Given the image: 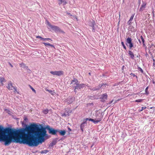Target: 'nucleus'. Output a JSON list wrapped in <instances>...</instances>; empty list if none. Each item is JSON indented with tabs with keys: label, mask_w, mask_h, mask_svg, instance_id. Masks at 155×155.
I'll return each mask as SVG.
<instances>
[{
	"label": "nucleus",
	"mask_w": 155,
	"mask_h": 155,
	"mask_svg": "<svg viewBox=\"0 0 155 155\" xmlns=\"http://www.w3.org/2000/svg\"><path fill=\"white\" fill-rule=\"evenodd\" d=\"M131 22V21H130V20H129V21L127 22V23L128 25H130Z\"/></svg>",
	"instance_id": "obj_41"
},
{
	"label": "nucleus",
	"mask_w": 155,
	"mask_h": 155,
	"mask_svg": "<svg viewBox=\"0 0 155 155\" xmlns=\"http://www.w3.org/2000/svg\"><path fill=\"white\" fill-rule=\"evenodd\" d=\"M4 110L5 111H6V112L8 113V114H11V112L9 110L5 109Z\"/></svg>",
	"instance_id": "obj_25"
},
{
	"label": "nucleus",
	"mask_w": 155,
	"mask_h": 155,
	"mask_svg": "<svg viewBox=\"0 0 155 155\" xmlns=\"http://www.w3.org/2000/svg\"><path fill=\"white\" fill-rule=\"evenodd\" d=\"M128 54H129V55H130V57L132 59L134 58V55L132 51H128Z\"/></svg>",
	"instance_id": "obj_14"
},
{
	"label": "nucleus",
	"mask_w": 155,
	"mask_h": 155,
	"mask_svg": "<svg viewBox=\"0 0 155 155\" xmlns=\"http://www.w3.org/2000/svg\"><path fill=\"white\" fill-rule=\"evenodd\" d=\"M20 65L21 67L22 68H24L25 66V65L23 63L20 64Z\"/></svg>",
	"instance_id": "obj_29"
},
{
	"label": "nucleus",
	"mask_w": 155,
	"mask_h": 155,
	"mask_svg": "<svg viewBox=\"0 0 155 155\" xmlns=\"http://www.w3.org/2000/svg\"><path fill=\"white\" fill-rule=\"evenodd\" d=\"M5 82V78H0V85H3V83Z\"/></svg>",
	"instance_id": "obj_13"
},
{
	"label": "nucleus",
	"mask_w": 155,
	"mask_h": 155,
	"mask_svg": "<svg viewBox=\"0 0 155 155\" xmlns=\"http://www.w3.org/2000/svg\"><path fill=\"white\" fill-rule=\"evenodd\" d=\"M24 120L25 121H27L28 120V119L26 118H24Z\"/></svg>",
	"instance_id": "obj_45"
},
{
	"label": "nucleus",
	"mask_w": 155,
	"mask_h": 155,
	"mask_svg": "<svg viewBox=\"0 0 155 155\" xmlns=\"http://www.w3.org/2000/svg\"><path fill=\"white\" fill-rule=\"evenodd\" d=\"M37 38H39L41 39V40H44V38H42L40 36H38L36 37Z\"/></svg>",
	"instance_id": "obj_35"
},
{
	"label": "nucleus",
	"mask_w": 155,
	"mask_h": 155,
	"mask_svg": "<svg viewBox=\"0 0 155 155\" xmlns=\"http://www.w3.org/2000/svg\"><path fill=\"white\" fill-rule=\"evenodd\" d=\"M148 87H147L145 89V94H149V92L148 91Z\"/></svg>",
	"instance_id": "obj_22"
},
{
	"label": "nucleus",
	"mask_w": 155,
	"mask_h": 155,
	"mask_svg": "<svg viewBox=\"0 0 155 155\" xmlns=\"http://www.w3.org/2000/svg\"><path fill=\"white\" fill-rule=\"evenodd\" d=\"M146 108V107H141V109L139 110V111L140 112L141 111L145 109Z\"/></svg>",
	"instance_id": "obj_27"
},
{
	"label": "nucleus",
	"mask_w": 155,
	"mask_h": 155,
	"mask_svg": "<svg viewBox=\"0 0 155 155\" xmlns=\"http://www.w3.org/2000/svg\"><path fill=\"white\" fill-rule=\"evenodd\" d=\"M37 38H39L41 39V40H44V38H42L40 36H38L36 37Z\"/></svg>",
	"instance_id": "obj_36"
},
{
	"label": "nucleus",
	"mask_w": 155,
	"mask_h": 155,
	"mask_svg": "<svg viewBox=\"0 0 155 155\" xmlns=\"http://www.w3.org/2000/svg\"><path fill=\"white\" fill-rule=\"evenodd\" d=\"M153 61H154H154H155V60L154 59H153Z\"/></svg>",
	"instance_id": "obj_52"
},
{
	"label": "nucleus",
	"mask_w": 155,
	"mask_h": 155,
	"mask_svg": "<svg viewBox=\"0 0 155 155\" xmlns=\"http://www.w3.org/2000/svg\"><path fill=\"white\" fill-rule=\"evenodd\" d=\"M87 122L84 120L83 122L81 123L80 126L82 132H83L84 128L87 125Z\"/></svg>",
	"instance_id": "obj_6"
},
{
	"label": "nucleus",
	"mask_w": 155,
	"mask_h": 155,
	"mask_svg": "<svg viewBox=\"0 0 155 155\" xmlns=\"http://www.w3.org/2000/svg\"><path fill=\"white\" fill-rule=\"evenodd\" d=\"M7 88L10 90H13V89H14V87L13 86L11 82L8 84Z\"/></svg>",
	"instance_id": "obj_8"
},
{
	"label": "nucleus",
	"mask_w": 155,
	"mask_h": 155,
	"mask_svg": "<svg viewBox=\"0 0 155 155\" xmlns=\"http://www.w3.org/2000/svg\"><path fill=\"white\" fill-rule=\"evenodd\" d=\"M68 130H69V131H71V129L69 127V128H68Z\"/></svg>",
	"instance_id": "obj_47"
},
{
	"label": "nucleus",
	"mask_w": 155,
	"mask_h": 155,
	"mask_svg": "<svg viewBox=\"0 0 155 155\" xmlns=\"http://www.w3.org/2000/svg\"><path fill=\"white\" fill-rule=\"evenodd\" d=\"M84 84H79L77 83L76 84V86H75L74 92H76V89H80L84 87Z\"/></svg>",
	"instance_id": "obj_7"
},
{
	"label": "nucleus",
	"mask_w": 155,
	"mask_h": 155,
	"mask_svg": "<svg viewBox=\"0 0 155 155\" xmlns=\"http://www.w3.org/2000/svg\"><path fill=\"white\" fill-rule=\"evenodd\" d=\"M138 69L139 71H140L141 73H143V69L140 68L138 67Z\"/></svg>",
	"instance_id": "obj_28"
},
{
	"label": "nucleus",
	"mask_w": 155,
	"mask_h": 155,
	"mask_svg": "<svg viewBox=\"0 0 155 155\" xmlns=\"http://www.w3.org/2000/svg\"><path fill=\"white\" fill-rule=\"evenodd\" d=\"M132 39L131 38L128 37L126 39V45L127 44L129 45V47L130 48H131L132 47L134 46V44L132 42Z\"/></svg>",
	"instance_id": "obj_5"
},
{
	"label": "nucleus",
	"mask_w": 155,
	"mask_h": 155,
	"mask_svg": "<svg viewBox=\"0 0 155 155\" xmlns=\"http://www.w3.org/2000/svg\"><path fill=\"white\" fill-rule=\"evenodd\" d=\"M43 43L46 46H50V44L49 43H46L45 42H43Z\"/></svg>",
	"instance_id": "obj_26"
},
{
	"label": "nucleus",
	"mask_w": 155,
	"mask_h": 155,
	"mask_svg": "<svg viewBox=\"0 0 155 155\" xmlns=\"http://www.w3.org/2000/svg\"><path fill=\"white\" fill-rule=\"evenodd\" d=\"M46 24L47 25L48 27L50 28L56 32H58L60 30V28L59 27L57 26L52 25L50 22L47 20L46 21Z\"/></svg>",
	"instance_id": "obj_2"
},
{
	"label": "nucleus",
	"mask_w": 155,
	"mask_h": 155,
	"mask_svg": "<svg viewBox=\"0 0 155 155\" xmlns=\"http://www.w3.org/2000/svg\"><path fill=\"white\" fill-rule=\"evenodd\" d=\"M95 25V21L94 20H92V21H91L89 23V25L90 26H92Z\"/></svg>",
	"instance_id": "obj_15"
},
{
	"label": "nucleus",
	"mask_w": 155,
	"mask_h": 155,
	"mask_svg": "<svg viewBox=\"0 0 155 155\" xmlns=\"http://www.w3.org/2000/svg\"><path fill=\"white\" fill-rule=\"evenodd\" d=\"M50 46H51L54 48V46L53 45H51V44H50Z\"/></svg>",
	"instance_id": "obj_43"
},
{
	"label": "nucleus",
	"mask_w": 155,
	"mask_h": 155,
	"mask_svg": "<svg viewBox=\"0 0 155 155\" xmlns=\"http://www.w3.org/2000/svg\"><path fill=\"white\" fill-rule=\"evenodd\" d=\"M140 38H141V40L142 42V43H143V45H145V44H144L145 40L143 38V36H141Z\"/></svg>",
	"instance_id": "obj_18"
},
{
	"label": "nucleus",
	"mask_w": 155,
	"mask_h": 155,
	"mask_svg": "<svg viewBox=\"0 0 155 155\" xmlns=\"http://www.w3.org/2000/svg\"><path fill=\"white\" fill-rule=\"evenodd\" d=\"M89 74H90V73H89Z\"/></svg>",
	"instance_id": "obj_55"
},
{
	"label": "nucleus",
	"mask_w": 155,
	"mask_h": 155,
	"mask_svg": "<svg viewBox=\"0 0 155 155\" xmlns=\"http://www.w3.org/2000/svg\"><path fill=\"white\" fill-rule=\"evenodd\" d=\"M101 98L102 99V101H103L107 99V95L106 94H103L101 97Z\"/></svg>",
	"instance_id": "obj_11"
},
{
	"label": "nucleus",
	"mask_w": 155,
	"mask_h": 155,
	"mask_svg": "<svg viewBox=\"0 0 155 155\" xmlns=\"http://www.w3.org/2000/svg\"><path fill=\"white\" fill-rule=\"evenodd\" d=\"M113 101H111L110 102V104Z\"/></svg>",
	"instance_id": "obj_51"
},
{
	"label": "nucleus",
	"mask_w": 155,
	"mask_h": 155,
	"mask_svg": "<svg viewBox=\"0 0 155 155\" xmlns=\"http://www.w3.org/2000/svg\"><path fill=\"white\" fill-rule=\"evenodd\" d=\"M98 114H96V118L95 119H92L91 118H86L85 120L87 122V121L88 120L90 121H91L93 122L95 124H97L99 122L101 121L102 120V115L100 114V116L98 115Z\"/></svg>",
	"instance_id": "obj_1"
},
{
	"label": "nucleus",
	"mask_w": 155,
	"mask_h": 155,
	"mask_svg": "<svg viewBox=\"0 0 155 155\" xmlns=\"http://www.w3.org/2000/svg\"><path fill=\"white\" fill-rule=\"evenodd\" d=\"M37 38H39L41 39V40H44V38H42L40 36H38L36 37Z\"/></svg>",
	"instance_id": "obj_33"
},
{
	"label": "nucleus",
	"mask_w": 155,
	"mask_h": 155,
	"mask_svg": "<svg viewBox=\"0 0 155 155\" xmlns=\"http://www.w3.org/2000/svg\"><path fill=\"white\" fill-rule=\"evenodd\" d=\"M68 114H69L68 113L67 114L66 113H64L62 114V116H66L67 115H68Z\"/></svg>",
	"instance_id": "obj_40"
},
{
	"label": "nucleus",
	"mask_w": 155,
	"mask_h": 155,
	"mask_svg": "<svg viewBox=\"0 0 155 155\" xmlns=\"http://www.w3.org/2000/svg\"><path fill=\"white\" fill-rule=\"evenodd\" d=\"M47 130L49 131V133L52 135H56L57 132L58 131V130H55L52 128H50L49 126L47 127Z\"/></svg>",
	"instance_id": "obj_3"
},
{
	"label": "nucleus",
	"mask_w": 155,
	"mask_h": 155,
	"mask_svg": "<svg viewBox=\"0 0 155 155\" xmlns=\"http://www.w3.org/2000/svg\"><path fill=\"white\" fill-rule=\"evenodd\" d=\"M29 86L31 89V88H33L30 85H29Z\"/></svg>",
	"instance_id": "obj_48"
},
{
	"label": "nucleus",
	"mask_w": 155,
	"mask_h": 155,
	"mask_svg": "<svg viewBox=\"0 0 155 155\" xmlns=\"http://www.w3.org/2000/svg\"><path fill=\"white\" fill-rule=\"evenodd\" d=\"M48 151L47 150H42L41 151V153H48Z\"/></svg>",
	"instance_id": "obj_20"
},
{
	"label": "nucleus",
	"mask_w": 155,
	"mask_h": 155,
	"mask_svg": "<svg viewBox=\"0 0 155 155\" xmlns=\"http://www.w3.org/2000/svg\"><path fill=\"white\" fill-rule=\"evenodd\" d=\"M37 38H39L41 39V40H44V38H42L40 36H38L36 37Z\"/></svg>",
	"instance_id": "obj_34"
},
{
	"label": "nucleus",
	"mask_w": 155,
	"mask_h": 155,
	"mask_svg": "<svg viewBox=\"0 0 155 155\" xmlns=\"http://www.w3.org/2000/svg\"><path fill=\"white\" fill-rule=\"evenodd\" d=\"M58 1L59 2L58 3L59 5L63 4V5H64L67 3L66 0H58Z\"/></svg>",
	"instance_id": "obj_10"
},
{
	"label": "nucleus",
	"mask_w": 155,
	"mask_h": 155,
	"mask_svg": "<svg viewBox=\"0 0 155 155\" xmlns=\"http://www.w3.org/2000/svg\"><path fill=\"white\" fill-rule=\"evenodd\" d=\"M31 89L35 93H36V91L33 88H32Z\"/></svg>",
	"instance_id": "obj_39"
},
{
	"label": "nucleus",
	"mask_w": 155,
	"mask_h": 155,
	"mask_svg": "<svg viewBox=\"0 0 155 155\" xmlns=\"http://www.w3.org/2000/svg\"><path fill=\"white\" fill-rule=\"evenodd\" d=\"M45 40L52 41L51 39H50V38H44V40H43V41H45Z\"/></svg>",
	"instance_id": "obj_30"
},
{
	"label": "nucleus",
	"mask_w": 155,
	"mask_h": 155,
	"mask_svg": "<svg viewBox=\"0 0 155 155\" xmlns=\"http://www.w3.org/2000/svg\"><path fill=\"white\" fill-rule=\"evenodd\" d=\"M46 90L49 92L51 95H54V92L51 90H48V89H46Z\"/></svg>",
	"instance_id": "obj_17"
},
{
	"label": "nucleus",
	"mask_w": 155,
	"mask_h": 155,
	"mask_svg": "<svg viewBox=\"0 0 155 155\" xmlns=\"http://www.w3.org/2000/svg\"><path fill=\"white\" fill-rule=\"evenodd\" d=\"M58 32H61L62 33H64V32L63 31L61 30L60 29V30Z\"/></svg>",
	"instance_id": "obj_38"
},
{
	"label": "nucleus",
	"mask_w": 155,
	"mask_h": 155,
	"mask_svg": "<svg viewBox=\"0 0 155 155\" xmlns=\"http://www.w3.org/2000/svg\"><path fill=\"white\" fill-rule=\"evenodd\" d=\"M59 133L60 134L61 136L64 135L66 134V131L65 130H58V131Z\"/></svg>",
	"instance_id": "obj_12"
},
{
	"label": "nucleus",
	"mask_w": 155,
	"mask_h": 155,
	"mask_svg": "<svg viewBox=\"0 0 155 155\" xmlns=\"http://www.w3.org/2000/svg\"><path fill=\"white\" fill-rule=\"evenodd\" d=\"M13 90H14V92L15 93L17 92L18 94V92L17 91V89L16 87H14V89Z\"/></svg>",
	"instance_id": "obj_31"
},
{
	"label": "nucleus",
	"mask_w": 155,
	"mask_h": 155,
	"mask_svg": "<svg viewBox=\"0 0 155 155\" xmlns=\"http://www.w3.org/2000/svg\"><path fill=\"white\" fill-rule=\"evenodd\" d=\"M92 28V31L93 32L95 31V29L94 28V25L93 26H91Z\"/></svg>",
	"instance_id": "obj_32"
},
{
	"label": "nucleus",
	"mask_w": 155,
	"mask_h": 155,
	"mask_svg": "<svg viewBox=\"0 0 155 155\" xmlns=\"http://www.w3.org/2000/svg\"><path fill=\"white\" fill-rule=\"evenodd\" d=\"M37 38H39L41 39V40H44V38H42L40 36H38L36 37Z\"/></svg>",
	"instance_id": "obj_37"
},
{
	"label": "nucleus",
	"mask_w": 155,
	"mask_h": 155,
	"mask_svg": "<svg viewBox=\"0 0 155 155\" xmlns=\"http://www.w3.org/2000/svg\"><path fill=\"white\" fill-rule=\"evenodd\" d=\"M153 65H154V63H153Z\"/></svg>",
	"instance_id": "obj_54"
},
{
	"label": "nucleus",
	"mask_w": 155,
	"mask_h": 155,
	"mask_svg": "<svg viewBox=\"0 0 155 155\" xmlns=\"http://www.w3.org/2000/svg\"><path fill=\"white\" fill-rule=\"evenodd\" d=\"M134 14H133V15H131V17L130 18V20H130V21H132L133 20V19L134 18Z\"/></svg>",
	"instance_id": "obj_23"
},
{
	"label": "nucleus",
	"mask_w": 155,
	"mask_h": 155,
	"mask_svg": "<svg viewBox=\"0 0 155 155\" xmlns=\"http://www.w3.org/2000/svg\"><path fill=\"white\" fill-rule=\"evenodd\" d=\"M78 81L77 79H74L71 81V84H72L73 86L76 85L78 83Z\"/></svg>",
	"instance_id": "obj_9"
},
{
	"label": "nucleus",
	"mask_w": 155,
	"mask_h": 155,
	"mask_svg": "<svg viewBox=\"0 0 155 155\" xmlns=\"http://www.w3.org/2000/svg\"><path fill=\"white\" fill-rule=\"evenodd\" d=\"M50 73L53 75H56L58 76H60L64 74L63 71H51L50 72Z\"/></svg>",
	"instance_id": "obj_4"
},
{
	"label": "nucleus",
	"mask_w": 155,
	"mask_h": 155,
	"mask_svg": "<svg viewBox=\"0 0 155 155\" xmlns=\"http://www.w3.org/2000/svg\"><path fill=\"white\" fill-rule=\"evenodd\" d=\"M152 108H153L152 107H150V109H152Z\"/></svg>",
	"instance_id": "obj_53"
},
{
	"label": "nucleus",
	"mask_w": 155,
	"mask_h": 155,
	"mask_svg": "<svg viewBox=\"0 0 155 155\" xmlns=\"http://www.w3.org/2000/svg\"><path fill=\"white\" fill-rule=\"evenodd\" d=\"M121 44L123 46V47L124 48L125 50H126L127 48H126V46L124 45V42L123 41L121 42Z\"/></svg>",
	"instance_id": "obj_21"
},
{
	"label": "nucleus",
	"mask_w": 155,
	"mask_h": 155,
	"mask_svg": "<svg viewBox=\"0 0 155 155\" xmlns=\"http://www.w3.org/2000/svg\"><path fill=\"white\" fill-rule=\"evenodd\" d=\"M9 64H10V66H11V67H13V65L11 63H9Z\"/></svg>",
	"instance_id": "obj_46"
},
{
	"label": "nucleus",
	"mask_w": 155,
	"mask_h": 155,
	"mask_svg": "<svg viewBox=\"0 0 155 155\" xmlns=\"http://www.w3.org/2000/svg\"><path fill=\"white\" fill-rule=\"evenodd\" d=\"M48 110L47 109L44 110L43 111V113L45 114H47L48 113Z\"/></svg>",
	"instance_id": "obj_19"
},
{
	"label": "nucleus",
	"mask_w": 155,
	"mask_h": 155,
	"mask_svg": "<svg viewBox=\"0 0 155 155\" xmlns=\"http://www.w3.org/2000/svg\"><path fill=\"white\" fill-rule=\"evenodd\" d=\"M98 88H97V89H96V88H94V90H97V89H98Z\"/></svg>",
	"instance_id": "obj_49"
},
{
	"label": "nucleus",
	"mask_w": 155,
	"mask_h": 155,
	"mask_svg": "<svg viewBox=\"0 0 155 155\" xmlns=\"http://www.w3.org/2000/svg\"><path fill=\"white\" fill-rule=\"evenodd\" d=\"M1 141V126H0V141Z\"/></svg>",
	"instance_id": "obj_44"
},
{
	"label": "nucleus",
	"mask_w": 155,
	"mask_h": 155,
	"mask_svg": "<svg viewBox=\"0 0 155 155\" xmlns=\"http://www.w3.org/2000/svg\"><path fill=\"white\" fill-rule=\"evenodd\" d=\"M55 144V143H54V142H51V146H53V145H54Z\"/></svg>",
	"instance_id": "obj_42"
},
{
	"label": "nucleus",
	"mask_w": 155,
	"mask_h": 155,
	"mask_svg": "<svg viewBox=\"0 0 155 155\" xmlns=\"http://www.w3.org/2000/svg\"><path fill=\"white\" fill-rule=\"evenodd\" d=\"M146 3H143L142 5H141V7H140V11H142V8H145V6L146 5Z\"/></svg>",
	"instance_id": "obj_16"
},
{
	"label": "nucleus",
	"mask_w": 155,
	"mask_h": 155,
	"mask_svg": "<svg viewBox=\"0 0 155 155\" xmlns=\"http://www.w3.org/2000/svg\"><path fill=\"white\" fill-rule=\"evenodd\" d=\"M142 101V99H140L135 100V102H141Z\"/></svg>",
	"instance_id": "obj_24"
},
{
	"label": "nucleus",
	"mask_w": 155,
	"mask_h": 155,
	"mask_svg": "<svg viewBox=\"0 0 155 155\" xmlns=\"http://www.w3.org/2000/svg\"><path fill=\"white\" fill-rule=\"evenodd\" d=\"M139 41L140 43H141V41L140 40H138Z\"/></svg>",
	"instance_id": "obj_50"
}]
</instances>
